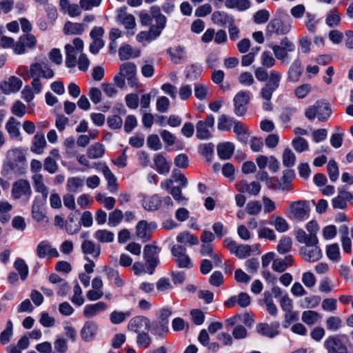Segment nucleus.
<instances>
[{"mask_svg": "<svg viewBox=\"0 0 353 353\" xmlns=\"http://www.w3.org/2000/svg\"><path fill=\"white\" fill-rule=\"evenodd\" d=\"M29 76L30 77H42L44 79H51L54 76V73L47 64L34 63L30 65Z\"/></svg>", "mask_w": 353, "mask_h": 353, "instance_id": "ddd939ff", "label": "nucleus"}, {"mask_svg": "<svg viewBox=\"0 0 353 353\" xmlns=\"http://www.w3.org/2000/svg\"><path fill=\"white\" fill-rule=\"evenodd\" d=\"M150 13L156 22V25L151 26V31L153 34V38H157L165 28L167 19L161 14V9L157 6H153L150 8Z\"/></svg>", "mask_w": 353, "mask_h": 353, "instance_id": "6e6552de", "label": "nucleus"}, {"mask_svg": "<svg viewBox=\"0 0 353 353\" xmlns=\"http://www.w3.org/2000/svg\"><path fill=\"white\" fill-rule=\"evenodd\" d=\"M295 177V173L292 170H285L283 172L281 185L283 191L290 190V184Z\"/></svg>", "mask_w": 353, "mask_h": 353, "instance_id": "052dcab7", "label": "nucleus"}, {"mask_svg": "<svg viewBox=\"0 0 353 353\" xmlns=\"http://www.w3.org/2000/svg\"><path fill=\"white\" fill-rule=\"evenodd\" d=\"M130 315L131 312L129 311H127L125 312L114 311L110 314V319L112 323L119 324L125 321V319Z\"/></svg>", "mask_w": 353, "mask_h": 353, "instance_id": "13d9d810", "label": "nucleus"}, {"mask_svg": "<svg viewBox=\"0 0 353 353\" xmlns=\"http://www.w3.org/2000/svg\"><path fill=\"white\" fill-rule=\"evenodd\" d=\"M290 208L293 217L297 220L302 221L309 217L310 207L305 201L292 202Z\"/></svg>", "mask_w": 353, "mask_h": 353, "instance_id": "9d476101", "label": "nucleus"}, {"mask_svg": "<svg viewBox=\"0 0 353 353\" xmlns=\"http://www.w3.org/2000/svg\"><path fill=\"white\" fill-rule=\"evenodd\" d=\"M282 74L281 72L272 70L268 78L267 82L261 88L259 94L262 99H270L272 97L273 92L276 91L279 85L281 80Z\"/></svg>", "mask_w": 353, "mask_h": 353, "instance_id": "7ed1b4c3", "label": "nucleus"}, {"mask_svg": "<svg viewBox=\"0 0 353 353\" xmlns=\"http://www.w3.org/2000/svg\"><path fill=\"white\" fill-rule=\"evenodd\" d=\"M171 314L172 312L168 308H163L160 310V315L151 324L152 330L156 334L163 336L164 334L168 332V318Z\"/></svg>", "mask_w": 353, "mask_h": 353, "instance_id": "0eeeda50", "label": "nucleus"}, {"mask_svg": "<svg viewBox=\"0 0 353 353\" xmlns=\"http://www.w3.org/2000/svg\"><path fill=\"white\" fill-rule=\"evenodd\" d=\"M152 341L148 331L137 334V344L139 347L148 348L150 345Z\"/></svg>", "mask_w": 353, "mask_h": 353, "instance_id": "6e6d98bb", "label": "nucleus"}, {"mask_svg": "<svg viewBox=\"0 0 353 353\" xmlns=\"http://www.w3.org/2000/svg\"><path fill=\"white\" fill-rule=\"evenodd\" d=\"M123 219V213L121 210L115 209L109 213L108 225L110 227H116L121 222Z\"/></svg>", "mask_w": 353, "mask_h": 353, "instance_id": "3c124183", "label": "nucleus"}, {"mask_svg": "<svg viewBox=\"0 0 353 353\" xmlns=\"http://www.w3.org/2000/svg\"><path fill=\"white\" fill-rule=\"evenodd\" d=\"M292 145L294 150L299 153L306 151L309 148L307 141L301 137L294 139L292 140Z\"/></svg>", "mask_w": 353, "mask_h": 353, "instance_id": "bf43d9fd", "label": "nucleus"}, {"mask_svg": "<svg viewBox=\"0 0 353 353\" xmlns=\"http://www.w3.org/2000/svg\"><path fill=\"white\" fill-rule=\"evenodd\" d=\"M151 323L149 319L143 316H137L130 320L128 324V330L137 334L149 331Z\"/></svg>", "mask_w": 353, "mask_h": 353, "instance_id": "1a4fd4ad", "label": "nucleus"}, {"mask_svg": "<svg viewBox=\"0 0 353 353\" xmlns=\"http://www.w3.org/2000/svg\"><path fill=\"white\" fill-rule=\"evenodd\" d=\"M97 325L93 321H87L85 323L81 330V336L84 341H91L97 334Z\"/></svg>", "mask_w": 353, "mask_h": 353, "instance_id": "5701e85b", "label": "nucleus"}, {"mask_svg": "<svg viewBox=\"0 0 353 353\" xmlns=\"http://www.w3.org/2000/svg\"><path fill=\"white\" fill-rule=\"evenodd\" d=\"M326 254L328 259L334 262H338L341 259L339 246L337 243H332L327 246Z\"/></svg>", "mask_w": 353, "mask_h": 353, "instance_id": "de8ad7c7", "label": "nucleus"}, {"mask_svg": "<svg viewBox=\"0 0 353 353\" xmlns=\"http://www.w3.org/2000/svg\"><path fill=\"white\" fill-rule=\"evenodd\" d=\"M161 203V198L158 195L154 194L149 198L144 199L142 206L146 210L154 211L159 208Z\"/></svg>", "mask_w": 353, "mask_h": 353, "instance_id": "ea45409f", "label": "nucleus"}, {"mask_svg": "<svg viewBox=\"0 0 353 353\" xmlns=\"http://www.w3.org/2000/svg\"><path fill=\"white\" fill-rule=\"evenodd\" d=\"M65 50L66 53L65 65L68 68H74L77 63V55L79 52L75 50L74 47L71 44H66Z\"/></svg>", "mask_w": 353, "mask_h": 353, "instance_id": "f704fd0d", "label": "nucleus"}, {"mask_svg": "<svg viewBox=\"0 0 353 353\" xmlns=\"http://www.w3.org/2000/svg\"><path fill=\"white\" fill-rule=\"evenodd\" d=\"M263 303L266 306V309L269 314L275 316L278 314V309L276 305L274 303L272 294L269 291H265L263 293Z\"/></svg>", "mask_w": 353, "mask_h": 353, "instance_id": "37998d69", "label": "nucleus"}, {"mask_svg": "<svg viewBox=\"0 0 353 353\" xmlns=\"http://www.w3.org/2000/svg\"><path fill=\"white\" fill-rule=\"evenodd\" d=\"M108 305L105 303L100 301L94 304L86 305L83 309V315L86 318H92L102 311L107 309Z\"/></svg>", "mask_w": 353, "mask_h": 353, "instance_id": "393cba45", "label": "nucleus"}, {"mask_svg": "<svg viewBox=\"0 0 353 353\" xmlns=\"http://www.w3.org/2000/svg\"><path fill=\"white\" fill-rule=\"evenodd\" d=\"M317 117L321 121H326L332 114V109L329 103L323 101H316Z\"/></svg>", "mask_w": 353, "mask_h": 353, "instance_id": "cd10ccee", "label": "nucleus"}, {"mask_svg": "<svg viewBox=\"0 0 353 353\" xmlns=\"http://www.w3.org/2000/svg\"><path fill=\"white\" fill-rule=\"evenodd\" d=\"M152 168L160 174H167L170 169L168 162L162 154L155 155Z\"/></svg>", "mask_w": 353, "mask_h": 353, "instance_id": "a878e982", "label": "nucleus"}, {"mask_svg": "<svg viewBox=\"0 0 353 353\" xmlns=\"http://www.w3.org/2000/svg\"><path fill=\"white\" fill-rule=\"evenodd\" d=\"M293 259L291 255L285 259H276L273 260L272 269L277 272H283L289 266H292Z\"/></svg>", "mask_w": 353, "mask_h": 353, "instance_id": "473e14b6", "label": "nucleus"}, {"mask_svg": "<svg viewBox=\"0 0 353 353\" xmlns=\"http://www.w3.org/2000/svg\"><path fill=\"white\" fill-rule=\"evenodd\" d=\"M46 145V141L43 133L37 132L32 141V145L30 150L32 152L41 154L43 152V149Z\"/></svg>", "mask_w": 353, "mask_h": 353, "instance_id": "7c9ffc66", "label": "nucleus"}, {"mask_svg": "<svg viewBox=\"0 0 353 353\" xmlns=\"http://www.w3.org/2000/svg\"><path fill=\"white\" fill-rule=\"evenodd\" d=\"M14 267L19 272L21 279L26 280L28 275V267L24 260L17 259L14 263Z\"/></svg>", "mask_w": 353, "mask_h": 353, "instance_id": "864d4df0", "label": "nucleus"}, {"mask_svg": "<svg viewBox=\"0 0 353 353\" xmlns=\"http://www.w3.org/2000/svg\"><path fill=\"white\" fill-rule=\"evenodd\" d=\"M22 86V81L14 76L10 77L0 85V88L5 94H10L19 91Z\"/></svg>", "mask_w": 353, "mask_h": 353, "instance_id": "6ab92c4d", "label": "nucleus"}, {"mask_svg": "<svg viewBox=\"0 0 353 353\" xmlns=\"http://www.w3.org/2000/svg\"><path fill=\"white\" fill-rule=\"evenodd\" d=\"M316 18V14L310 12L306 13L305 25L307 30L312 33H315L316 31V26L319 23V20Z\"/></svg>", "mask_w": 353, "mask_h": 353, "instance_id": "5fc2aeb1", "label": "nucleus"}, {"mask_svg": "<svg viewBox=\"0 0 353 353\" xmlns=\"http://www.w3.org/2000/svg\"><path fill=\"white\" fill-rule=\"evenodd\" d=\"M296 239L298 242L304 243L305 246L318 244L319 240L316 236L307 234L303 229H298L295 232Z\"/></svg>", "mask_w": 353, "mask_h": 353, "instance_id": "c85d7f7f", "label": "nucleus"}, {"mask_svg": "<svg viewBox=\"0 0 353 353\" xmlns=\"http://www.w3.org/2000/svg\"><path fill=\"white\" fill-rule=\"evenodd\" d=\"M234 151V145L231 142L220 143L217 145V153L220 159H229Z\"/></svg>", "mask_w": 353, "mask_h": 353, "instance_id": "c756f323", "label": "nucleus"}, {"mask_svg": "<svg viewBox=\"0 0 353 353\" xmlns=\"http://www.w3.org/2000/svg\"><path fill=\"white\" fill-rule=\"evenodd\" d=\"M105 153V147L102 143H95L90 145L87 150V156L92 159H99Z\"/></svg>", "mask_w": 353, "mask_h": 353, "instance_id": "e433bc0d", "label": "nucleus"}, {"mask_svg": "<svg viewBox=\"0 0 353 353\" xmlns=\"http://www.w3.org/2000/svg\"><path fill=\"white\" fill-rule=\"evenodd\" d=\"M236 119L226 114L221 115L218 119L217 128L221 131H230Z\"/></svg>", "mask_w": 353, "mask_h": 353, "instance_id": "58836bf2", "label": "nucleus"}, {"mask_svg": "<svg viewBox=\"0 0 353 353\" xmlns=\"http://www.w3.org/2000/svg\"><path fill=\"white\" fill-rule=\"evenodd\" d=\"M319 314L313 310L304 311L302 314V321L309 325H314L318 319Z\"/></svg>", "mask_w": 353, "mask_h": 353, "instance_id": "0e129e2a", "label": "nucleus"}, {"mask_svg": "<svg viewBox=\"0 0 353 353\" xmlns=\"http://www.w3.org/2000/svg\"><path fill=\"white\" fill-rule=\"evenodd\" d=\"M31 195L32 188L28 180L21 179L13 183L11 190V196L13 199H24L26 201H28Z\"/></svg>", "mask_w": 353, "mask_h": 353, "instance_id": "20e7f679", "label": "nucleus"}, {"mask_svg": "<svg viewBox=\"0 0 353 353\" xmlns=\"http://www.w3.org/2000/svg\"><path fill=\"white\" fill-rule=\"evenodd\" d=\"M303 73V67L301 61L296 59L290 65L288 72V79L291 82L299 81Z\"/></svg>", "mask_w": 353, "mask_h": 353, "instance_id": "bb28decb", "label": "nucleus"}, {"mask_svg": "<svg viewBox=\"0 0 353 353\" xmlns=\"http://www.w3.org/2000/svg\"><path fill=\"white\" fill-rule=\"evenodd\" d=\"M261 204L259 201H252L246 205V212L250 215H258L261 211Z\"/></svg>", "mask_w": 353, "mask_h": 353, "instance_id": "774afa93", "label": "nucleus"}, {"mask_svg": "<svg viewBox=\"0 0 353 353\" xmlns=\"http://www.w3.org/2000/svg\"><path fill=\"white\" fill-rule=\"evenodd\" d=\"M97 169L101 170L103 174L104 177L108 181V189L111 192H117L118 190V184L117 178L108 167L105 163H99L96 164Z\"/></svg>", "mask_w": 353, "mask_h": 353, "instance_id": "f3484780", "label": "nucleus"}, {"mask_svg": "<svg viewBox=\"0 0 353 353\" xmlns=\"http://www.w3.org/2000/svg\"><path fill=\"white\" fill-rule=\"evenodd\" d=\"M284 321H283V326L288 328L292 323L297 321L299 318V313L297 311L290 310V312H285Z\"/></svg>", "mask_w": 353, "mask_h": 353, "instance_id": "e2e57ef3", "label": "nucleus"}, {"mask_svg": "<svg viewBox=\"0 0 353 353\" xmlns=\"http://www.w3.org/2000/svg\"><path fill=\"white\" fill-rule=\"evenodd\" d=\"M272 50L278 60L282 63L288 64L290 61V54L295 52L296 46L291 39L285 37L281 39L279 44L272 46Z\"/></svg>", "mask_w": 353, "mask_h": 353, "instance_id": "f257e3e1", "label": "nucleus"}, {"mask_svg": "<svg viewBox=\"0 0 353 353\" xmlns=\"http://www.w3.org/2000/svg\"><path fill=\"white\" fill-rule=\"evenodd\" d=\"M167 53L170 56V61L175 64H179L186 59L185 49L181 46L168 48Z\"/></svg>", "mask_w": 353, "mask_h": 353, "instance_id": "412c9836", "label": "nucleus"}, {"mask_svg": "<svg viewBox=\"0 0 353 353\" xmlns=\"http://www.w3.org/2000/svg\"><path fill=\"white\" fill-rule=\"evenodd\" d=\"M327 353H348L346 345L338 336H329L324 341Z\"/></svg>", "mask_w": 353, "mask_h": 353, "instance_id": "f8f14e48", "label": "nucleus"}, {"mask_svg": "<svg viewBox=\"0 0 353 353\" xmlns=\"http://www.w3.org/2000/svg\"><path fill=\"white\" fill-rule=\"evenodd\" d=\"M292 28V21L290 19L282 21L281 19L274 18L270 21L265 29V33L268 36H272L273 34L277 35H284L289 33Z\"/></svg>", "mask_w": 353, "mask_h": 353, "instance_id": "39448f33", "label": "nucleus"}, {"mask_svg": "<svg viewBox=\"0 0 353 353\" xmlns=\"http://www.w3.org/2000/svg\"><path fill=\"white\" fill-rule=\"evenodd\" d=\"M36 253L40 259H43L46 256H48L49 258L59 256L57 250L52 248L50 241L47 240L42 241L37 245Z\"/></svg>", "mask_w": 353, "mask_h": 353, "instance_id": "2eb2a0df", "label": "nucleus"}, {"mask_svg": "<svg viewBox=\"0 0 353 353\" xmlns=\"http://www.w3.org/2000/svg\"><path fill=\"white\" fill-rule=\"evenodd\" d=\"M119 72H121V74H123L125 78L136 75V65L131 62L124 63L120 65Z\"/></svg>", "mask_w": 353, "mask_h": 353, "instance_id": "4d7b16f0", "label": "nucleus"}, {"mask_svg": "<svg viewBox=\"0 0 353 353\" xmlns=\"http://www.w3.org/2000/svg\"><path fill=\"white\" fill-rule=\"evenodd\" d=\"M280 323L277 321L271 323L270 324L266 323H261L256 325V332L268 338L272 339L278 336L279 332Z\"/></svg>", "mask_w": 353, "mask_h": 353, "instance_id": "4468645a", "label": "nucleus"}, {"mask_svg": "<svg viewBox=\"0 0 353 353\" xmlns=\"http://www.w3.org/2000/svg\"><path fill=\"white\" fill-rule=\"evenodd\" d=\"M137 236L142 240L143 242H146L150 239L151 234L148 228V223L142 220L138 222L136 226Z\"/></svg>", "mask_w": 353, "mask_h": 353, "instance_id": "2f4dec72", "label": "nucleus"}, {"mask_svg": "<svg viewBox=\"0 0 353 353\" xmlns=\"http://www.w3.org/2000/svg\"><path fill=\"white\" fill-rule=\"evenodd\" d=\"M203 68L199 64H192L186 70L185 77L189 81L196 79L202 73Z\"/></svg>", "mask_w": 353, "mask_h": 353, "instance_id": "8fccbe9b", "label": "nucleus"}, {"mask_svg": "<svg viewBox=\"0 0 353 353\" xmlns=\"http://www.w3.org/2000/svg\"><path fill=\"white\" fill-rule=\"evenodd\" d=\"M214 124V118L213 115H208L205 121H199L196 125V137L199 139H208L211 137L210 128H212Z\"/></svg>", "mask_w": 353, "mask_h": 353, "instance_id": "9b49d317", "label": "nucleus"}, {"mask_svg": "<svg viewBox=\"0 0 353 353\" xmlns=\"http://www.w3.org/2000/svg\"><path fill=\"white\" fill-rule=\"evenodd\" d=\"M160 250L161 248L156 245L155 242L144 246L143 258L147 272L150 274L154 273L156 267L159 263V254Z\"/></svg>", "mask_w": 353, "mask_h": 353, "instance_id": "f03ea898", "label": "nucleus"}, {"mask_svg": "<svg viewBox=\"0 0 353 353\" xmlns=\"http://www.w3.org/2000/svg\"><path fill=\"white\" fill-rule=\"evenodd\" d=\"M126 8L123 7L117 10V21L123 24L128 30L134 28L136 26L134 17L126 12Z\"/></svg>", "mask_w": 353, "mask_h": 353, "instance_id": "a211bd4d", "label": "nucleus"}, {"mask_svg": "<svg viewBox=\"0 0 353 353\" xmlns=\"http://www.w3.org/2000/svg\"><path fill=\"white\" fill-rule=\"evenodd\" d=\"M236 188L239 192L256 196L260 192L261 186L257 181L248 183L246 181H241L236 184Z\"/></svg>", "mask_w": 353, "mask_h": 353, "instance_id": "aec40b11", "label": "nucleus"}, {"mask_svg": "<svg viewBox=\"0 0 353 353\" xmlns=\"http://www.w3.org/2000/svg\"><path fill=\"white\" fill-rule=\"evenodd\" d=\"M300 253L305 261L308 262H315L321 257V250L317 244L301 248Z\"/></svg>", "mask_w": 353, "mask_h": 353, "instance_id": "dca6fc26", "label": "nucleus"}, {"mask_svg": "<svg viewBox=\"0 0 353 353\" xmlns=\"http://www.w3.org/2000/svg\"><path fill=\"white\" fill-rule=\"evenodd\" d=\"M94 239L99 243H112L114 239V234L111 231L100 229L94 233Z\"/></svg>", "mask_w": 353, "mask_h": 353, "instance_id": "4c0bfd02", "label": "nucleus"}, {"mask_svg": "<svg viewBox=\"0 0 353 353\" xmlns=\"http://www.w3.org/2000/svg\"><path fill=\"white\" fill-rule=\"evenodd\" d=\"M270 224L273 225L276 230L279 232H285L289 228V225L286 220L280 216H276L274 223L271 222Z\"/></svg>", "mask_w": 353, "mask_h": 353, "instance_id": "69168bd1", "label": "nucleus"}, {"mask_svg": "<svg viewBox=\"0 0 353 353\" xmlns=\"http://www.w3.org/2000/svg\"><path fill=\"white\" fill-rule=\"evenodd\" d=\"M13 336V323L11 320L6 322V328L0 334V343L6 345L10 343Z\"/></svg>", "mask_w": 353, "mask_h": 353, "instance_id": "79ce46f5", "label": "nucleus"}, {"mask_svg": "<svg viewBox=\"0 0 353 353\" xmlns=\"http://www.w3.org/2000/svg\"><path fill=\"white\" fill-rule=\"evenodd\" d=\"M34 189L37 192L41 193L43 199L46 200L48 195V189L43 181L41 174H36L32 177Z\"/></svg>", "mask_w": 353, "mask_h": 353, "instance_id": "a19ab883", "label": "nucleus"}, {"mask_svg": "<svg viewBox=\"0 0 353 353\" xmlns=\"http://www.w3.org/2000/svg\"><path fill=\"white\" fill-rule=\"evenodd\" d=\"M83 31V26L79 23L68 21L65 23L63 28V32L65 34H81Z\"/></svg>", "mask_w": 353, "mask_h": 353, "instance_id": "c03bdc74", "label": "nucleus"}, {"mask_svg": "<svg viewBox=\"0 0 353 353\" xmlns=\"http://www.w3.org/2000/svg\"><path fill=\"white\" fill-rule=\"evenodd\" d=\"M178 242L188 244L189 245H197L199 240L197 237L190 232H181L176 236Z\"/></svg>", "mask_w": 353, "mask_h": 353, "instance_id": "09e8293b", "label": "nucleus"}, {"mask_svg": "<svg viewBox=\"0 0 353 353\" xmlns=\"http://www.w3.org/2000/svg\"><path fill=\"white\" fill-rule=\"evenodd\" d=\"M261 64L264 68H270L275 65L276 61L271 52L264 51L261 57Z\"/></svg>", "mask_w": 353, "mask_h": 353, "instance_id": "338daca9", "label": "nucleus"}, {"mask_svg": "<svg viewBox=\"0 0 353 353\" xmlns=\"http://www.w3.org/2000/svg\"><path fill=\"white\" fill-rule=\"evenodd\" d=\"M296 156L290 148H285L283 153V164L285 167H292L294 165Z\"/></svg>", "mask_w": 353, "mask_h": 353, "instance_id": "680f3d73", "label": "nucleus"}, {"mask_svg": "<svg viewBox=\"0 0 353 353\" xmlns=\"http://www.w3.org/2000/svg\"><path fill=\"white\" fill-rule=\"evenodd\" d=\"M292 246V239L289 236H283L280 239L276 250L279 254H285L291 250Z\"/></svg>", "mask_w": 353, "mask_h": 353, "instance_id": "49530a36", "label": "nucleus"}, {"mask_svg": "<svg viewBox=\"0 0 353 353\" xmlns=\"http://www.w3.org/2000/svg\"><path fill=\"white\" fill-rule=\"evenodd\" d=\"M251 97V92L247 90H241L234 97V113L237 117H243L246 114Z\"/></svg>", "mask_w": 353, "mask_h": 353, "instance_id": "423d86ee", "label": "nucleus"}, {"mask_svg": "<svg viewBox=\"0 0 353 353\" xmlns=\"http://www.w3.org/2000/svg\"><path fill=\"white\" fill-rule=\"evenodd\" d=\"M82 252L90 254L94 258H98L101 254V246L90 240H84L81 245Z\"/></svg>", "mask_w": 353, "mask_h": 353, "instance_id": "b1692460", "label": "nucleus"}, {"mask_svg": "<svg viewBox=\"0 0 353 353\" xmlns=\"http://www.w3.org/2000/svg\"><path fill=\"white\" fill-rule=\"evenodd\" d=\"M327 171L331 181L335 182L337 181L339 175V167L337 163L331 159L327 163Z\"/></svg>", "mask_w": 353, "mask_h": 353, "instance_id": "603ef678", "label": "nucleus"}, {"mask_svg": "<svg viewBox=\"0 0 353 353\" xmlns=\"http://www.w3.org/2000/svg\"><path fill=\"white\" fill-rule=\"evenodd\" d=\"M20 122L14 117H10L6 124V129L11 138H17L20 137L19 131Z\"/></svg>", "mask_w": 353, "mask_h": 353, "instance_id": "c9c22d12", "label": "nucleus"}, {"mask_svg": "<svg viewBox=\"0 0 353 353\" xmlns=\"http://www.w3.org/2000/svg\"><path fill=\"white\" fill-rule=\"evenodd\" d=\"M84 185V180L80 177H70L67 181L66 188L72 193L77 192L78 190Z\"/></svg>", "mask_w": 353, "mask_h": 353, "instance_id": "a18cd8bd", "label": "nucleus"}, {"mask_svg": "<svg viewBox=\"0 0 353 353\" xmlns=\"http://www.w3.org/2000/svg\"><path fill=\"white\" fill-rule=\"evenodd\" d=\"M353 199V195L350 192L341 190L336 197L332 201V205L335 209H345L347 207V202Z\"/></svg>", "mask_w": 353, "mask_h": 353, "instance_id": "4be33fe9", "label": "nucleus"}, {"mask_svg": "<svg viewBox=\"0 0 353 353\" xmlns=\"http://www.w3.org/2000/svg\"><path fill=\"white\" fill-rule=\"evenodd\" d=\"M211 18L214 23L220 26L229 25L234 22L233 17L224 12L216 11L212 14Z\"/></svg>", "mask_w": 353, "mask_h": 353, "instance_id": "72a5a7b5", "label": "nucleus"}]
</instances>
